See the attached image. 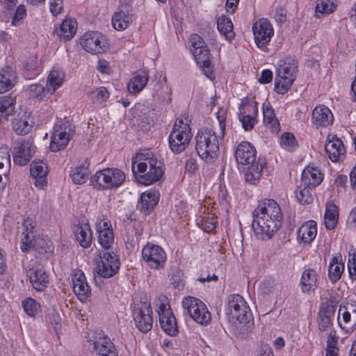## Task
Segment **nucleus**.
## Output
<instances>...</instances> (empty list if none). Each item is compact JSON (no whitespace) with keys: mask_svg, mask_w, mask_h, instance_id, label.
<instances>
[{"mask_svg":"<svg viewBox=\"0 0 356 356\" xmlns=\"http://www.w3.org/2000/svg\"><path fill=\"white\" fill-rule=\"evenodd\" d=\"M252 229L261 240L272 238L280 229L283 215L281 209L274 200L265 199L252 212Z\"/></svg>","mask_w":356,"mask_h":356,"instance_id":"nucleus-1","label":"nucleus"},{"mask_svg":"<svg viewBox=\"0 0 356 356\" xmlns=\"http://www.w3.org/2000/svg\"><path fill=\"white\" fill-rule=\"evenodd\" d=\"M235 157L238 163L248 165L244 172L245 181L256 184L261 179L263 170L266 165V159L263 157L257 159L255 147L247 141H243L237 145Z\"/></svg>","mask_w":356,"mask_h":356,"instance_id":"nucleus-2","label":"nucleus"},{"mask_svg":"<svg viewBox=\"0 0 356 356\" xmlns=\"http://www.w3.org/2000/svg\"><path fill=\"white\" fill-rule=\"evenodd\" d=\"M137 165V170L142 175L136 178L139 183L143 185H151L161 179L164 174V164L152 152H147L137 154L132 159V170L136 173L134 168Z\"/></svg>","mask_w":356,"mask_h":356,"instance_id":"nucleus-3","label":"nucleus"},{"mask_svg":"<svg viewBox=\"0 0 356 356\" xmlns=\"http://www.w3.org/2000/svg\"><path fill=\"white\" fill-rule=\"evenodd\" d=\"M223 138L212 129L199 130L195 137V150L199 156L206 163H213L219 155V141Z\"/></svg>","mask_w":356,"mask_h":356,"instance_id":"nucleus-4","label":"nucleus"},{"mask_svg":"<svg viewBox=\"0 0 356 356\" xmlns=\"http://www.w3.org/2000/svg\"><path fill=\"white\" fill-rule=\"evenodd\" d=\"M20 248L22 252H27L34 250L40 254L47 252L49 247V241L40 236L36 222L31 218H25L22 224Z\"/></svg>","mask_w":356,"mask_h":356,"instance_id":"nucleus-5","label":"nucleus"},{"mask_svg":"<svg viewBox=\"0 0 356 356\" xmlns=\"http://www.w3.org/2000/svg\"><path fill=\"white\" fill-rule=\"evenodd\" d=\"M191 137L187 120L177 119L168 137L170 149L175 154L182 152L188 145Z\"/></svg>","mask_w":356,"mask_h":356,"instance_id":"nucleus-6","label":"nucleus"},{"mask_svg":"<svg viewBox=\"0 0 356 356\" xmlns=\"http://www.w3.org/2000/svg\"><path fill=\"white\" fill-rule=\"evenodd\" d=\"M74 127L69 121L59 120L54 124L51 136L50 149L52 152L64 149L72 138Z\"/></svg>","mask_w":356,"mask_h":356,"instance_id":"nucleus-7","label":"nucleus"},{"mask_svg":"<svg viewBox=\"0 0 356 356\" xmlns=\"http://www.w3.org/2000/svg\"><path fill=\"white\" fill-rule=\"evenodd\" d=\"M227 310L229 318L241 324H248L252 318V312L247 302L239 294H231L227 297Z\"/></svg>","mask_w":356,"mask_h":356,"instance_id":"nucleus-8","label":"nucleus"},{"mask_svg":"<svg viewBox=\"0 0 356 356\" xmlns=\"http://www.w3.org/2000/svg\"><path fill=\"white\" fill-rule=\"evenodd\" d=\"M152 314L151 305L147 297H144L139 302L134 303L132 316L136 327L141 332L146 333L152 329Z\"/></svg>","mask_w":356,"mask_h":356,"instance_id":"nucleus-9","label":"nucleus"},{"mask_svg":"<svg viewBox=\"0 0 356 356\" xmlns=\"http://www.w3.org/2000/svg\"><path fill=\"white\" fill-rule=\"evenodd\" d=\"M298 65L294 60L289 59L280 65L275 80V90L279 94H285L296 79Z\"/></svg>","mask_w":356,"mask_h":356,"instance_id":"nucleus-10","label":"nucleus"},{"mask_svg":"<svg viewBox=\"0 0 356 356\" xmlns=\"http://www.w3.org/2000/svg\"><path fill=\"white\" fill-rule=\"evenodd\" d=\"M156 306V312L161 329L169 336H176L179 332L178 325L167 298L165 296L160 297L158 299Z\"/></svg>","mask_w":356,"mask_h":356,"instance_id":"nucleus-11","label":"nucleus"},{"mask_svg":"<svg viewBox=\"0 0 356 356\" xmlns=\"http://www.w3.org/2000/svg\"><path fill=\"white\" fill-rule=\"evenodd\" d=\"M182 306L190 317L197 323L207 325L211 321V315L206 305L194 297L184 298Z\"/></svg>","mask_w":356,"mask_h":356,"instance_id":"nucleus-12","label":"nucleus"},{"mask_svg":"<svg viewBox=\"0 0 356 356\" xmlns=\"http://www.w3.org/2000/svg\"><path fill=\"white\" fill-rule=\"evenodd\" d=\"M142 258L151 269L160 270L164 268L167 256L161 246L147 243L142 250Z\"/></svg>","mask_w":356,"mask_h":356,"instance_id":"nucleus-13","label":"nucleus"},{"mask_svg":"<svg viewBox=\"0 0 356 356\" xmlns=\"http://www.w3.org/2000/svg\"><path fill=\"white\" fill-rule=\"evenodd\" d=\"M252 31L257 46L263 51L268 52V45L274 35L270 22L266 18L260 19L254 23Z\"/></svg>","mask_w":356,"mask_h":356,"instance_id":"nucleus-14","label":"nucleus"},{"mask_svg":"<svg viewBox=\"0 0 356 356\" xmlns=\"http://www.w3.org/2000/svg\"><path fill=\"white\" fill-rule=\"evenodd\" d=\"M120 262L119 257L113 251H106L97 261L96 270L104 278H110L119 270Z\"/></svg>","mask_w":356,"mask_h":356,"instance_id":"nucleus-15","label":"nucleus"},{"mask_svg":"<svg viewBox=\"0 0 356 356\" xmlns=\"http://www.w3.org/2000/svg\"><path fill=\"white\" fill-rule=\"evenodd\" d=\"M80 44L86 51L94 54H102L108 47L104 35L95 31L86 33L81 38Z\"/></svg>","mask_w":356,"mask_h":356,"instance_id":"nucleus-16","label":"nucleus"},{"mask_svg":"<svg viewBox=\"0 0 356 356\" xmlns=\"http://www.w3.org/2000/svg\"><path fill=\"white\" fill-rule=\"evenodd\" d=\"M337 303L334 298H331L321 305L316 320L320 332L327 331L332 325Z\"/></svg>","mask_w":356,"mask_h":356,"instance_id":"nucleus-17","label":"nucleus"},{"mask_svg":"<svg viewBox=\"0 0 356 356\" xmlns=\"http://www.w3.org/2000/svg\"><path fill=\"white\" fill-rule=\"evenodd\" d=\"M93 351L98 356H118V350L111 339L104 334H99L90 340Z\"/></svg>","mask_w":356,"mask_h":356,"instance_id":"nucleus-18","label":"nucleus"},{"mask_svg":"<svg viewBox=\"0 0 356 356\" xmlns=\"http://www.w3.org/2000/svg\"><path fill=\"white\" fill-rule=\"evenodd\" d=\"M96 228L98 232V243L105 250H112L115 238L111 222L104 218L96 223Z\"/></svg>","mask_w":356,"mask_h":356,"instance_id":"nucleus-19","label":"nucleus"},{"mask_svg":"<svg viewBox=\"0 0 356 356\" xmlns=\"http://www.w3.org/2000/svg\"><path fill=\"white\" fill-rule=\"evenodd\" d=\"M338 323L342 329L356 328V304L348 303L340 305L338 312Z\"/></svg>","mask_w":356,"mask_h":356,"instance_id":"nucleus-20","label":"nucleus"},{"mask_svg":"<svg viewBox=\"0 0 356 356\" xmlns=\"http://www.w3.org/2000/svg\"><path fill=\"white\" fill-rule=\"evenodd\" d=\"M73 291L81 302H86L91 296V289L86 280L84 273L79 270L72 277Z\"/></svg>","mask_w":356,"mask_h":356,"instance_id":"nucleus-21","label":"nucleus"},{"mask_svg":"<svg viewBox=\"0 0 356 356\" xmlns=\"http://www.w3.org/2000/svg\"><path fill=\"white\" fill-rule=\"evenodd\" d=\"M33 152L32 144L29 141L19 142L14 147L13 161L17 165H25L30 161Z\"/></svg>","mask_w":356,"mask_h":356,"instance_id":"nucleus-22","label":"nucleus"},{"mask_svg":"<svg viewBox=\"0 0 356 356\" xmlns=\"http://www.w3.org/2000/svg\"><path fill=\"white\" fill-rule=\"evenodd\" d=\"M333 120L331 111L324 105L316 106L312 111V123L316 129L320 127H327L332 124Z\"/></svg>","mask_w":356,"mask_h":356,"instance_id":"nucleus-23","label":"nucleus"},{"mask_svg":"<svg viewBox=\"0 0 356 356\" xmlns=\"http://www.w3.org/2000/svg\"><path fill=\"white\" fill-rule=\"evenodd\" d=\"M49 172L47 164L41 160H34L30 165V173L35 180L34 184L43 188L47 184V176Z\"/></svg>","mask_w":356,"mask_h":356,"instance_id":"nucleus-24","label":"nucleus"},{"mask_svg":"<svg viewBox=\"0 0 356 356\" xmlns=\"http://www.w3.org/2000/svg\"><path fill=\"white\" fill-rule=\"evenodd\" d=\"M27 276L33 287L38 291H44L49 284V275L45 270L39 266L30 268Z\"/></svg>","mask_w":356,"mask_h":356,"instance_id":"nucleus-25","label":"nucleus"},{"mask_svg":"<svg viewBox=\"0 0 356 356\" xmlns=\"http://www.w3.org/2000/svg\"><path fill=\"white\" fill-rule=\"evenodd\" d=\"M318 275L313 268H307L303 271L300 280V290L303 293L310 294L318 288Z\"/></svg>","mask_w":356,"mask_h":356,"instance_id":"nucleus-26","label":"nucleus"},{"mask_svg":"<svg viewBox=\"0 0 356 356\" xmlns=\"http://www.w3.org/2000/svg\"><path fill=\"white\" fill-rule=\"evenodd\" d=\"M323 177L320 169L308 165L302 172L301 183L302 186L315 188L323 181Z\"/></svg>","mask_w":356,"mask_h":356,"instance_id":"nucleus-27","label":"nucleus"},{"mask_svg":"<svg viewBox=\"0 0 356 356\" xmlns=\"http://www.w3.org/2000/svg\"><path fill=\"white\" fill-rule=\"evenodd\" d=\"M325 150L332 162L339 161L345 156L346 149L343 142L338 138H332L326 142Z\"/></svg>","mask_w":356,"mask_h":356,"instance_id":"nucleus-28","label":"nucleus"},{"mask_svg":"<svg viewBox=\"0 0 356 356\" xmlns=\"http://www.w3.org/2000/svg\"><path fill=\"white\" fill-rule=\"evenodd\" d=\"M317 234L316 222L309 220L304 223L297 232V239L299 243L310 244L316 238Z\"/></svg>","mask_w":356,"mask_h":356,"instance_id":"nucleus-29","label":"nucleus"},{"mask_svg":"<svg viewBox=\"0 0 356 356\" xmlns=\"http://www.w3.org/2000/svg\"><path fill=\"white\" fill-rule=\"evenodd\" d=\"M160 193L155 189H149L140 195V201L137 207L144 212H149L154 208L159 202Z\"/></svg>","mask_w":356,"mask_h":356,"instance_id":"nucleus-30","label":"nucleus"},{"mask_svg":"<svg viewBox=\"0 0 356 356\" xmlns=\"http://www.w3.org/2000/svg\"><path fill=\"white\" fill-rule=\"evenodd\" d=\"M193 54L197 64L203 70L205 75L210 77L213 70L211 65V54L209 47H202L200 50H195Z\"/></svg>","mask_w":356,"mask_h":356,"instance_id":"nucleus-31","label":"nucleus"},{"mask_svg":"<svg viewBox=\"0 0 356 356\" xmlns=\"http://www.w3.org/2000/svg\"><path fill=\"white\" fill-rule=\"evenodd\" d=\"M148 79L149 74L147 71L136 72L127 85L129 92L132 94L140 92L147 85Z\"/></svg>","mask_w":356,"mask_h":356,"instance_id":"nucleus-32","label":"nucleus"},{"mask_svg":"<svg viewBox=\"0 0 356 356\" xmlns=\"http://www.w3.org/2000/svg\"><path fill=\"white\" fill-rule=\"evenodd\" d=\"M74 233L76 241L81 247L87 248L90 246L92 236L90 226L88 223L74 226Z\"/></svg>","mask_w":356,"mask_h":356,"instance_id":"nucleus-33","label":"nucleus"},{"mask_svg":"<svg viewBox=\"0 0 356 356\" xmlns=\"http://www.w3.org/2000/svg\"><path fill=\"white\" fill-rule=\"evenodd\" d=\"M16 74L13 68L6 66L0 70V93L10 90L15 85Z\"/></svg>","mask_w":356,"mask_h":356,"instance_id":"nucleus-34","label":"nucleus"},{"mask_svg":"<svg viewBox=\"0 0 356 356\" xmlns=\"http://www.w3.org/2000/svg\"><path fill=\"white\" fill-rule=\"evenodd\" d=\"M65 74L60 68L54 67L50 71L46 85L47 92H49L50 95L54 93L55 91L61 86Z\"/></svg>","mask_w":356,"mask_h":356,"instance_id":"nucleus-35","label":"nucleus"},{"mask_svg":"<svg viewBox=\"0 0 356 356\" xmlns=\"http://www.w3.org/2000/svg\"><path fill=\"white\" fill-rule=\"evenodd\" d=\"M77 22L74 18H66L57 31L58 35L64 40H71L76 33Z\"/></svg>","mask_w":356,"mask_h":356,"instance_id":"nucleus-36","label":"nucleus"},{"mask_svg":"<svg viewBox=\"0 0 356 356\" xmlns=\"http://www.w3.org/2000/svg\"><path fill=\"white\" fill-rule=\"evenodd\" d=\"M16 98L11 95L0 97V122L8 120L15 110Z\"/></svg>","mask_w":356,"mask_h":356,"instance_id":"nucleus-37","label":"nucleus"},{"mask_svg":"<svg viewBox=\"0 0 356 356\" xmlns=\"http://www.w3.org/2000/svg\"><path fill=\"white\" fill-rule=\"evenodd\" d=\"M339 220L338 207L333 202L326 204L325 212L324 215V223L327 230L334 229Z\"/></svg>","mask_w":356,"mask_h":356,"instance_id":"nucleus-38","label":"nucleus"},{"mask_svg":"<svg viewBox=\"0 0 356 356\" xmlns=\"http://www.w3.org/2000/svg\"><path fill=\"white\" fill-rule=\"evenodd\" d=\"M120 9L116 12L112 17V26L118 31H122L126 29L131 23L133 22V16L128 13V10Z\"/></svg>","mask_w":356,"mask_h":356,"instance_id":"nucleus-39","label":"nucleus"},{"mask_svg":"<svg viewBox=\"0 0 356 356\" xmlns=\"http://www.w3.org/2000/svg\"><path fill=\"white\" fill-rule=\"evenodd\" d=\"M88 165L87 161H85L84 163L71 168L70 177L75 184H84L88 179L90 172Z\"/></svg>","mask_w":356,"mask_h":356,"instance_id":"nucleus-40","label":"nucleus"},{"mask_svg":"<svg viewBox=\"0 0 356 356\" xmlns=\"http://www.w3.org/2000/svg\"><path fill=\"white\" fill-rule=\"evenodd\" d=\"M13 129L19 135L27 134L32 128L29 122V118L26 113L15 117L12 122Z\"/></svg>","mask_w":356,"mask_h":356,"instance_id":"nucleus-41","label":"nucleus"},{"mask_svg":"<svg viewBox=\"0 0 356 356\" xmlns=\"http://www.w3.org/2000/svg\"><path fill=\"white\" fill-rule=\"evenodd\" d=\"M217 27L219 32L225 36L227 40H232L235 37V33L233 30V24L232 20L225 16L222 15L217 19Z\"/></svg>","mask_w":356,"mask_h":356,"instance_id":"nucleus-42","label":"nucleus"},{"mask_svg":"<svg viewBox=\"0 0 356 356\" xmlns=\"http://www.w3.org/2000/svg\"><path fill=\"white\" fill-rule=\"evenodd\" d=\"M341 259L333 257L330 262L328 277L332 283L337 282L341 277L344 265L341 262Z\"/></svg>","mask_w":356,"mask_h":356,"instance_id":"nucleus-43","label":"nucleus"},{"mask_svg":"<svg viewBox=\"0 0 356 356\" xmlns=\"http://www.w3.org/2000/svg\"><path fill=\"white\" fill-rule=\"evenodd\" d=\"M314 189L309 186H302V184L296 191V197L301 204H309L314 201Z\"/></svg>","mask_w":356,"mask_h":356,"instance_id":"nucleus-44","label":"nucleus"},{"mask_svg":"<svg viewBox=\"0 0 356 356\" xmlns=\"http://www.w3.org/2000/svg\"><path fill=\"white\" fill-rule=\"evenodd\" d=\"M263 113L264 123L272 129L273 132H277L280 129V122L275 117L273 108L270 106L264 105Z\"/></svg>","mask_w":356,"mask_h":356,"instance_id":"nucleus-45","label":"nucleus"},{"mask_svg":"<svg viewBox=\"0 0 356 356\" xmlns=\"http://www.w3.org/2000/svg\"><path fill=\"white\" fill-rule=\"evenodd\" d=\"M282 289V284L271 277L264 280L261 284V290L262 293L268 296H278L280 293Z\"/></svg>","mask_w":356,"mask_h":356,"instance_id":"nucleus-46","label":"nucleus"},{"mask_svg":"<svg viewBox=\"0 0 356 356\" xmlns=\"http://www.w3.org/2000/svg\"><path fill=\"white\" fill-rule=\"evenodd\" d=\"M91 182L98 190H108V175L106 168L97 171L91 177Z\"/></svg>","mask_w":356,"mask_h":356,"instance_id":"nucleus-47","label":"nucleus"},{"mask_svg":"<svg viewBox=\"0 0 356 356\" xmlns=\"http://www.w3.org/2000/svg\"><path fill=\"white\" fill-rule=\"evenodd\" d=\"M109 189L118 188L125 180V174L118 168H106Z\"/></svg>","mask_w":356,"mask_h":356,"instance_id":"nucleus-48","label":"nucleus"},{"mask_svg":"<svg viewBox=\"0 0 356 356\" xmlns=\"http://www.w3.org/2000/svg\"><path fill=\"white\" fill-rule=\"evenodd\" d=\"M110 94L106 88L102 86L92 90L88 98L95 104H102L107 101Z\"/></svg>","mask_w":356,"mask_h":356,"instance_id":"nucleus-49","label":"nucleus"},{"mask_svg":"<svg viewBox=\"0 0 356 356\" xmlns=\"http://www.w3.org/2000/svg\"><path fill=\"white\" fill-rule=\"evenodd\" d=\"M48 94L49 92H47V88H44L40 84H32L27 90V95L29 98L35 99L39 101L44 100Z\"/></svg>","mask_w":356,"mask_h":356,"instance_id":"nucleus-50","label":"nucleus"},{"mask_svg":"<svg viewBox=\"0 0 356 356\" xmlns=\"http://www.w3.org/2000/svg\"><path fill=\"white\" fill-rule=\"evenodd\" d=\"M280 146L289 152H293L298 147V142L292 133L285 132L280 139Z\"/></svg>","mask_w":356,"mask_h":356,"instance_id":"nucleus-51","label":"nucleus"},{"mask_svg":"<svg viewBox=\"0 0 356 356\" xmlns=\"http://www.w3.org/2000/svg\"><path fill=\"white\" fill-rule=\"evenodd\" d=\"M334 11L333 3L329 0H321L316 2L315 15L316 18H320L323 15H329Z\"/></svg>","mask_w":356,"mask_h":356,"instance_id":"nucleus-52","label":"nucleus"},{"mask_svg":"<svg viewBox=\"0 0 356 356\" xmlns=\"http://www.w3.org/2000/svg\"><path fill=\"white\" fill-rule=\"evenodd\" d=\"M24 312L31 317H34L38 313L37 303L31 298H26L22 302Z\"/></svg>","mask_w":356,"mask_h":356,"instance_id":"nucleus-53","label":"nucleus"},{"mask_svg":"<svg viewBox=\"0 0 356 356\" xmlns=\"http://www.w3.org/2000/svg\"><path fill=\"white\" fill-rule=\"evenodd\" d=\"M26 9L22 4L17 7L15 15L12 19V24L14 26H19L22 24V20L26 17Z\"/></svg>","mask_w":356,"mask_h":356,"instance_id":"nucleus-54","label":"nucleus"},{"mask_svg":"<svg viewBox=\"0 0 356 356\" xmlns=\"http://www.w3.org/2000/svg\"><path fill=\"white\" fill-rule=\"evenodd\" d=\"M189 42L191 45L192 53H194L195 50H200V48L207 47L202 37L195 33L191 35Z\"/></svg>","mask_w":356,"mask_h":356,"instance_id":"nucleus-55","label":"nucleus"},{"mask_svg":"<svg viewBox=\"0 0 356 356\" xmlns=\"http://www.w3.org/2000/svg\"><path fill=\"white\" fill-rule=\"evenodd\" d=\"M218 223L215 217H204L202 220L201 227L202 229L207 233H209L215 229L216 224Z\"/></svg>","mask_w":356,"mask_h":356,"instance_id":"nucleus-56","label":"nucleus"},{"mask_svg":"<svg viewBox=\"0 0 356 356\" xmlns=\"http://www.w3.org/2000/svg\"><path fill=\"white\" fill-rule=\"evenodd\" d=\"M348 268L349 271L350 278L353 281L356 280V254H349Z\"/></svg>","mask_w":356,"mask_h":356,"instance_id":"nucleus-57","label":"nucleus"},{"mask_svg":"<svg viewBox=\"0 0 356 356\" xmlns=\"http://www.w3.org/2000/svg\"><path fill=\"white\" fill-rule=\"evenodd\" d=\"M242 126L245 131H250L253 129L255 122L254 118L250 115H245L240 117Z\"/></svg>","mask_w":356,"mask_h":356,"instance_id":"nucleus-58","label":"nucleus"},{"mask_svg":"<svg viewBox=\"0 0 356 356\" xmlns=\"http://www.w3.org/2000/svg\"><path fill=\"white\" fill-rule=\"evenodd\" d=\"M50 11L53 15L56 16L60 14L63 9V3L62 0H50Z\"/></svg>","mask_w":356,"mask_h":356,"instance_id":"nucleus-59","label":"nucleus"},{"mask_svg":"<svg viewBox=\"0 0 356 356\" xmlns=\"http://www.w3.org/2000/svg\"><path fill=\"white\" fill-rule=\"evenodd\" d=\"M225 115H226V113L223 110L219 111L217 113V118L218 120L219 127L220 129V137L225 136V118H226Z\"/></svg>","mask_w":356,"mask_h":356,"instance_id":"nucleus-60","label":"nucleus"},{"mask_svg":"<svg viewBox=\"0 0 356 356\" xmlns=\"http://www.w3.org/2000/svg\"><path fill=\"white\" fill-rule=\"evenodd\" d=\"M273 79V72L270 70H264L261 72L259 81L261 83L265 84L271 82Z\"/></svg>","mask_w":356,"mask_h":356,"instance_id":"nucleus-61","label":"nucleus"},{"mask_svg":"<svg viewBox=\"0 0 356 356\" xmlns=\"http://www.w3.org/2000/svg\"><path fill=\"white\" fill-rule=\"evenodd\" d=\"M258 356H274L271 348L268 344L261 345Z\"/></svg>","mask_w":356,"mask_h":356,"instance_id":"nucleus-62","label":"nucleus"},{"mask_svg":"<svg viewBox=\"0 0 356 356\" xmlns=\"http://www.w3.org/2000/svg\"><path fill=\"white\" fill-rule=\"evenodd\" d=\"M197 169V163L195 159H191L186 161V170L188 172L193 174Z\"/></svg>","mask_w":356,"mask_h":356,"instance_id":"nucleus-63","label":"nucleus"},{"mask_svg":"<svg viewBox=\"0 0 356 356\" xmlns=\"http://www.w3.org/2000/svg\"><path fill=\"white\" fill-rule=\"evenodd\" d=\"M346 183H347V177L346 175H338L334 180V184L337 187H341L343 188H345Z\"/></svg>","mask_w":356,"mask_h":356,"instance_id":"nucleus-64","label":"nucleus"}]
</instances>
